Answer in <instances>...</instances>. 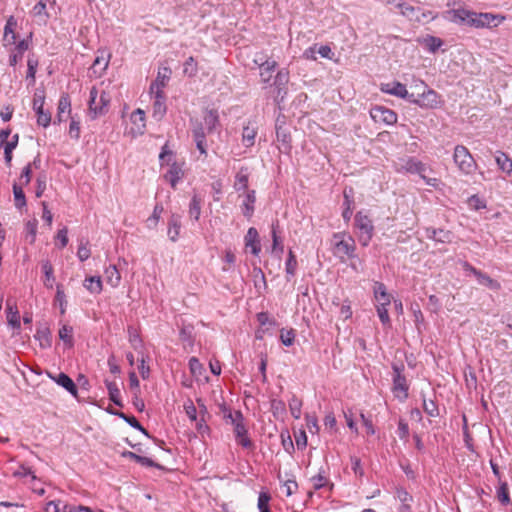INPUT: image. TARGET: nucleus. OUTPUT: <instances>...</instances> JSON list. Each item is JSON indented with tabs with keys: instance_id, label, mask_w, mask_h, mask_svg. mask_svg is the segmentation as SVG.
<instances>
[{
	"instance_id": "obj_42",
	"label": "nucleus",
	"mask_w": 512,
	"mask_h": 512,
	"mask_svg": "<svg viewBox=\"0 0 512 512\" xmlns=\"http://www.w3.org/2000/svg\"><path fill=\"white\" fill-rule=\"evenodd\" d=\"M497 499L503 506L511 505V499L509 496V488L507 482H500L499 487L496 491Z\"/></svg>"
},
{
	"instance_id": "obj_25",
	"label": "nucleus",
	"mask_w": 512,
	"mask_h": 512,
	"mask_svg": "<svg viewBox=\"0 0 512 512\" xmlns=\"http://www.w3.org/2000/svg\"><path fill=\"white\" fill-rule=\"evenodd\" d=\"M181 229V216L173 213L168 220V237L172 242H176Z\"/></svg>"
},
{
	"instance_id": "obj_33",
	"label": "nucleus",
	"mask_w": 512,
	"mask_h": 512,
	"mask_svg": "<svg viewBox=\"0 0 512 512\" xmlns=\"http://www.w3.org/2000/svg\"><path fill=\"white\" fill-rule=\"evenodd\" d=\"M279 222L278 220L272 223L271 236H272V252L278 255L284 251V245L281 238L278 236Z\"/></svg>"
},
{
	"instance_id": "obj_60",
	"label": "nucleus",
	"mask_w": 512,
	"mask_h": 512,
	"mask_svg": "<svg viewBox=\"0 0 512 512\" xmlns=\"http://www.w3.org/2000/svg\"><path fill=\"white\" fill-rule=\"evenodd\" d=\"M271 497L266 492H261L258 497V509L260 512L269 511V501Z\"/></svg>"
},
{
	"instance_id": "obj_56",
	"label": "nucleus",
	"mask_w": 512,
	"mask_h": 512,
	"mask_svg": "<svg viewBox=\"0 0 512 512\" xmlns=\"http://www.w3.org/2000/svg\"><path fill=\"white\" fill-rule=\"evenodd\" d=\"M109 64V57L105 56H97L92 64V68L94 72L97 73L99 69V74L106 70Z\"/></svg>"
},
{
	"instance_id": "obj_3",
	"label": "nucleus",
	"mask_w": 512,
	"mask_h": 512,
	"mask_svg": "<svg viewBox=\"0 0 512 512\" xmlns=\"http://www.w3.org/2000/svg\"><path fill=\"white\" fill-rule=\"evenodd\" d=\"M414 88L417 89V92H412L413 97L410 98V103L422 108H435L438 106V93L429 88L425 82L421 80L416 81Z\"/></svg>"
},
{
	"instance_id": "obj_46",
	"label": "nucleus",
	"mask_w": 512,
	"mask_h": 512,
	"mask_svg": "<svg viewBox=\"0 0 512 512\" xmlns=\"http://www.w3.org/2000/svg\"><path fill=\"white\" fill-rule=\"evenodd\" d=\"M391 302H380L376 306L377 315L384 326H390L391 320L388 314L387 306L390 305Z\"/></svg>"
},
{
	"instance_id": "obj_51",
	"label": "nucleus",
	"mask_w": 512,
	"mask_h": 512,
	"mask_svg": "<svg viewBox=\"0 0 512 512\" xmlns=\"http://www.w3.org/2000/svg\"><path fill=\"white\" fill-rule=\"evenodd\" d=\"M302 401L296 395H292L289 400V409L293 418L299 419L301 417Z\"/></svg>"
},
{
	"instance_id": "obj_36",
	"label": "nucleus",
	"mask_w": 512,
	"mask_h": 512,
	"mask_svg": "<svg viewBox=\"0 0 512 512\" xmlns=\"http://www.w3.org/2000/svg\"><path fill=\"white\" fill-rule=\"evenodd\" d=\"M105 385L108 390L109 399L117 406L123 407L121 401V394L116 382L105 380Z\"/></svg>"
},
{
	"instance_id": "obj_14",
	"label": "nucleus",
	"mask_w": 512,
	"mask_h": 512,
	"mask_svg": "<svg viewBox=\"0 0 512 512\" xmlns=\"http://www.w3.org/2000/svg\"><path fill=\"white\" fill-rule=\"evenodd\" d=\"M397 171L418 174L420 176L422 173H425L426 165L415 157H406L400 159Z\"/></svg>"
},
{
	"instance_id": "obj_4",
	"label": "nucleus",
	"mask_w": 512,
	"mask_h": 512,
	"mask_svg": "<svg viewBox=\"0 0 512 512\" xmlns=\"http://www.w3.org/2000/svg\"><path fill=\"white\" fill-rule=\"evenodd\" d=\"M453 161L459 171L464 175H471L477 169V163L469 150L463 145L454 148Z\"/></svg>"
},
{
	"instance_id": "obj_7",
	"label": "nucleus",
	"mask_w": 512,
	"mask_h": 512,
	"mask_svg": "<svg viewBox=\"0 0 512 512\" xmlns=\"http://www.w3.org/2000/svg\"><path fill=\"white\" fill-rule=\"evenodd\" d=\"M355 227L358 230V241L363 246L369 245L373 235L374 226L371 219L361 211L357 212L354 218Z\"/></svg>"
},
{
	"instance_id": "obj_47",
	"label": "nucleus",
	"mask_w": 512,
	"mask_h": 512,
	"mask_svg": "<svg viewBox=\"0 0 512 512\" xmlns=\"http://www.w3.org/2000/svg\"><path fill=\"white\" fill-rule=\"evenodd\" d=\"M13 195H14V201H15V207L17 209H22L26 206V197L24 194V191L21 186H19L17 183L13 184Z\"/></svg>"
},
{
	"instance_id": "obj_45",
	"label": "nucleus",
	"mask_w": 512,
	"mask_h": 512,
	"mask_svg": "<svg viewBox=\"0 0 512 512\" xmlns=\"http://www.w3.org/2000/svg\"><path fill=\"white\" fill-rule=\"evenodd\" d=\"M375 299L380 302H391V296L386 291V286L382 282H376L374 286Z\"/></svg>"
},
{
	"instance_id": "obj_48",
	"label": "nucleus",
	"mask_w": 512,
	"mask_h": 512,
	"mask_svg": "<svg viewBox=\"0 0 512 512\" xmlns=\"http://www.w3.org/2000/svg\"><path fill=\"white\" fill-rule=\"evenodd\" d=\"M422 402L423 410L429 417L434 418L439 416V408L433 400H427L422 394Z\"/></svg>"
},
{
	"instance_id": "obj_26",
	"label": "nucleus",
	"mask_w": 512,
	"mask_h": 512,
	"mask_svg": "<svg viewBox=\"0 0 512 512\" xmlns=\"http://www.w3.org/2000/svg\"><path fill=\"white\" fill-rule=\"evenodd\" d=\"M397 8H399L400 13L409 20L417 22L421 21V17L419 15L421 9L419 7H414L405 2H402L397 4Z\"/></svg>"
},
{
	"instance_id": "obj_43",
	"label": "nucleus",
	"mask_w": 512,
	"mask_h": 512,
	"mask_svg": "<svg viewBox=\"0 0 512 512\" xmlns=\"http://www.w3.org/2000/svg\"><path fill=\"white\" fill-rule=\"evenodd\" d=\"M297 269V259L294 252L290 249L288 252V258L285 263V272L287 281L295 275Z\"/></svg>"
},
{
	"instance_id": "obj_22",
	"label": "nucleus",
	"mask_w": 512,
	"mask_h": 512,
	"mask_svg": "<svg viewBox=\"0 0 512 512\" xmlns=\"http://www.w3.org/2000/svg\"><path fill=\"white\" fill-rule=\"evenodd\" d=\"M245 246L251 248V253L255 256L261 251V245L259 240V234L256 228L250 227L245 235Z\"/></svg>"
},
{
	"instance_id": "obj_32",
	"label": "nucleus",
	"mask_w": 512,
	"mask_h": 512,
	"mask_svg": "<svg viewBox=\"0 0 512 512\" xmlns=\"http://www.w3.org/2000/svg\"><path fill=\"white\" fill-rule=\"evenodd\" d=\"M41 268L44 273V286L47 289H52L55 282L54 269L52 264L48 260L42 261Z\"/></svg>"
},
{
	"instance_id": "obj_21",
	"label": "nucleus",
	"mask_w": 512,
	"mask_h": 512,
	"mask_svg": "<svg viewBox=\"0 0 512 512\" xmlns=\"http://www.w3.org/2000/svg\"><path fill=\"white\" fill-rule=\"evenodd\" d=\"M425 236L426 238L438 243H450L452 241L453 234L449 230L427 227L425 229Z\"/></svg>"
},
{
	"instance_id": "obj_64",
	"label": "nucleus",
	"mask_w": 512,
	"mask_h": 512,
	"mask_svg": "<svg viewBox=\"0 0 512 512\" xmlns=\"http://www.w3.org/2000/svg\"><path fill=\"white\" fill-rule=\"evenodd\" d=\"M184 410L191 421H197V409L193 404L192 400H188L184 404Z\"/></svg>"
},
{
	"instance_id": "obj_49",
	"label": "nucleus",
	"mask_w": 512,
	"mask_h": 512,
	"mask_svg": "<svg viewBox=\"0 0 512 512\" xmlns=\"http://www.w3.org/2000/svg\"><path fill=\"white\" fill-rule=\"evenodd\" d=\"M271 411L276 418H282L286 414V405L280 399H272L270 402Z\"/></svg>"
},
{
	"instance_id": "obj_6",
	"label": "nucleus",
	"mask_w": 512,
	"mask_h": 512,
	"mask_svg": "<svg viewBox=\"0 0 512 512\" xmlns=\"http://www.w3.org/2000/svg\"><path fill=\"white\" fill-rule=\"evenodd\" d=\"M110 101L111 97L106 91L101 92L98 100V90L93 86L90 89L88 101L89 113L92 114V118L105 114L108 111Z\"/></svg>"
},
{
	"instance_id": "obj_17",
	"label": "nucleus",
	"mask_w": 512,
	"mask_h": 512,
	"mask_svg": "<svg viewBox=\"0 0 512 512\" xmlns=\"http://www.w3.org/2000/svg\"><path fill=\"white\" fill-rule=\"evenodd\" d=\"M276 138L281 144L282 149L286 152L291 150V134L289 129L285 126L284 122H281L278 118L276 120Z\"/></svg>"
},
{
	"instance_id": "obj_2",
	"label": "nucleus",
	"mask_w": 512,
	"mask_h": 512,
	"mask_svg": "<svg viewBox=\"0 0 512 512\" xmlns=\"http://www.w3.org/2000/svg\"><path fill=\"white\" fill-rule=\"evenodd\" d=\"M159 160L161 165L166 164L169 166L167 172L164 174V179L170 183L172 188H176L178 182L184 176V171L182 169V165L173 159V152L168 149L167 144L162 147Z\"/></svg>"
},
{
	"instance_id": "obj_37",
	"label": "nucleus",
	"mask_w": 512,
	"mask_h": 512,
	"mask_svg": "<svg viewBox=\"0 0 512 512\" xmlns=\"http://www.w3.org/2000/svg\"><path fill=\"white\" fill-rule=\"evenodd\" d=\"M83 286L92 294H100L102 291V280L100 276L86 277Z\"/></svg>"
},
{
	"instance_id": "obj_57",
	"label": "nucleus",
	"mask_w": 512,
	"mask_h": 512,
	"mask_svg": "<svg viewBox=\"0 0 512 512\" xmlns=\"http://www.w3.org/2000/svg\"><path fill=\"white\" fill-rule=\"evenodd\" d=\"M127 330L129 341L132 344L133 348L137 349L139 346H142V339L140 338V335L138 334L137 330L132 326H129Z\"/></svg>"
},
{
	"instance_id": "obj_23",
	"label": "nucleus",
	"mask_w": 512,
	"mask_h": 512,
	"mask_svg": "<svg viewBox=\"0 0 512 512\" xmlns=\"http://www.w3.org/2000/svg\"><path fill=\"white\" fill-rule=\"evenodd\" d=\"M255 202H256L255 190H248L245 194L243 203L241 205V211L247 219H250L254 214Z\"/></svg>"
},
{
	"instance_id": "obj_10",
	"label": "nucleus",
	"mask_w": 512,
	"mask_h": 512,
	"mask_svg": "<svg viewBox=\"0 0 512 512\" xmlns=\"http://www.w3.org/2000/svg\"><path fill=\"white\" fill-rule=\"evenodd\" d=\"M254 63L258 65L260 69L261 81L265 84H269L273 78L278 63L275 60L266 58L263 54H257L254 58Z\"/></svg>"
},
{
	"instance_id": "obj_27",
	"label": "nucleus",
	"mask_w": 512,
	"mask_h": 512,
	"mask_svg": "<svg viewBox=\"0 0 512 512\" xmlns=\"http://www.w3.org/2000/svg\"><path fill=\"white\" fill-rule=\"evenodd\" d=\"M17 27V20L14 16H9L6 20V24L4 27V41L8 44L16 43V33L15 29Z\"/></svg>"
},
{
	"instance_id": "obj_59",
	"label": "nucleus",
	"mask_w": 512,
	"mask_h": 512,
	"mask_svg": "<svg viewBox=\"0 0 512 512\" xmlns=\"http://www.w3.org/2000/svg\"><path fill=\"white\" fill-rule=\"evenodd\" d=\"M189 369L193 375L200 376L204 370L203 365L200 363L199 359L196 357H191L189 359Z\"/></svg>"
},
{
	"instance_id": "obj_16",
	"label": "nucleus",
	"mask_w": 512,
	"mask_h": 512,
	"mask_svg": "<svg viewBox=\"0 0 512 512\" xmlns=\"http://www.w3.org/2000/svg\"><path fill=\"white\" fill-rule=\"evenodd\" d=\"M289 82V71L287 69H280L274 76V81L270 86H274L277 91V97L281 100L287 94V85Z\"/></svg>"
},
{
	"instance_id": "obj_41",
	"label": "nucleus",
	"mask_w": 512,
	"mask_h": 512,
	"mask_svg": "<svg viewBox=\"0 0 512 512\" xmlns=\"http://www.w3.org/2000/svg\"><path fill=\"white\" fill-rule=\"evenodd\" d=\"M35 339L39 341L42 348H48L51 346V333L49 328L42 327L38 328L35 334Z\"/></svg>"
},
{
	"instance_id": "obj_29",
	"label": "nucleus",
	"mask_w": 512,
	"mask_h": 512,
	"mask_svg": "<svg viewBox=\"0 0 512 512\" xmlns=\"http://www.w3.org/2000/svg\"><path fill=\"white\" fill-rule=\"evenodd\" d=\"M108 412L118 416L119 418L123 419L126 423H128L131 427L139 430L147 437H150L148 431L141 425V423L134 416H129L121 411L108 410Z\"/></svg>"
},
{
	"instance_id": "obj_62",
	"label": "nucleus",
	"mask_w": 512,
	"mask_h": 512,
	"mask_svg": "<svg viewBox=\"0 0 512 512\" xmlns=\"http://www.w3.org/2000/svg\"><path fill=\"white\" fill-rule=\"evenodd\" d=\"M312 486L315 490H319L326 486L327 478L320 471L317 475L311 478Z\"/></svg>"
},
{
	"instance_id": "obj_63",
	"label": "nucleus",
	"mask_w": 512,
	"mask_h": 512,
	"mask_svg": "<svg viewBox=\"0 0 512 512\" xmlns=\"http://www.w3.org/2000/svg\"><path fill=\"white\" fill-rule=\"evenodd\" d=\"M397 498L400 500L401 504H409L413 501L412 495L402 487L396 489Z\"/></svg>"
},
{
	"instance_id": "obj_28",
	"label": "nucleus",
	"mask_w": 512,
	"mask_h": 512,
	"mask_svg": "<svg viewBox=\"0 0 512 512\" xmlns=\"http://www.w3.org/2000/svg\"><path fill=\"white\" fill-rule=\"evenodd\" d=\"M204 125L206 126L208 133L214 132L220 126L217 110L211 109L206 111L204 115Z\"/></svg>"
},
{
	"instance_id": "obj_19",
	"label": "nucleus",
	"mask_w": 512,
	"mask_h": 512,
	"mask_svg": "<svg viewBox=\"0 0 512 512\" xmlns=\"http://www.w3.org/2000/svg\"><path fill=\"white\" fill-rule=\"evenodd\" d=\"M171 73L172 72L169 67L160 68L156 79L150 85V93L163 92V88L169 81Z\"/></svg>"
},
{
	"instance_id": "obj_35",
	"label": "nucleus",
	"mask_w": 512,
	"mask_h": 512,
	"mask_svg": "<svg viewBox=\"0 0 512 512\" xmlns=\"http://www.w3.org/2000/svg\"><path fill=\"white\" fill-rule=\"evenodd\" d=\"M249 171L247 167H241L235 176L234 188L236 191L246 190L248 187Z\"/></svg>"
},
{
	"instance_id": "obj_18",
	"label": "nucleus",
	"mask_w": 512,
	"mask_h": 512,
	"mask_svg": "<svg viewBox=\"0 0 512 512\" xmlns=\"http://www.w3.org/2000/svg\"><path fill=\"white\" fill-rule=\"evenodd\" d=\"M49 378L56 382L59 386L63 387L67 392H69L72 396L77 397L78 390L77 386L66 373H59L58 375L48 374Z\"/></svg>"
},
{
	"instance_id": "obj_52",
	"label": "nucleus",
	"mask_w": 512,
	"mask_h": 512,
	"mask_svg": "<svg viewBox=\"0 0 512 512\" xmlns=\"http://www.w3.org/2000/svg\"><path fill=\"white\" fill-rule=\"evenodd\" d=\"M183 73L189 77H194L198 73L197 62L194 57L190 56L185 62Z\"/></svg>"
},
{
	"instance_id": "obj_8",
	"label": "nucleus",
	"mask_w": 512,
	"mask_h": 512,
	"mask_svg": "<svg viewBox=\"0 0 512 512\" xmlns=\"http://www.w3.org/2000/svg\"><path fill=\"white\" fill-rule=\"evenodd\" d=\"M344 237L345 233L338 232L333 234L335 254L338 255L339 257H356V245L354 239L351 236H348V239L345 240Z\"/></svg>"
},
{
	"instance_id": "obj_61",
	"label": "nucleus",
	"mask_w": 512,
	"mask_h": 512,
	"mask_svg": "<svg viewBox=\"0 0 512 512\" xmlns=\"http://www.w3.org/2000/svg\"><path fill=\"white\" fill-rule=\"evenodd\" d=\"M193 140L206 139V133L202 122H196L192 128Z\"/></svg>"
},
{
	"instance_id": "obj_20",
	"label": "nucleus",
	"mask_w": 512,
	"mask_h": 512,
	"mask_svg": "<svg viewBox=\"0 0 512 512\" xmlns=\"http://www.w3.org/2000/svg\"><path fill=\"white\" fill-rule=\"evenodd\" d=\"M154 97L152 116L155 120L160 121L166 114V97L164 92L150 93Z\"/></svg>"
},
{
	"instance_id": "obj_13",
	"label": "nucleus",
	"mask_w": 512,
	"mask_h": 512,
	"mask_svg": "<svg viewBox=\"0 0 512 512\" xmlns=\"http://www.w3.org/2000/svg\"><path fill=\"white\" fill-rule=\"evenodd\" d=\"M45 96L39 93H35L33 99V109L37 114V123L43 127H48L51 122V114L48 111H44Z\"/></svg>"
},
{
	"instance_id": "obj_15",
	"label": "nucleus",
	"mask_w": 512,
	"mask_h": 512,
	"mask_svg": "<svg viewBox=\"0 0 512 512\" xmlns=\"http://www.w3.org/2000/svg\"><path fill=\"white\" fill-rule=\"evenodd\" d=\"M381 91L410 102V98L413 97L412 92L409 93L406 86L400 82H392L381 84Z\"/></svg>"
},
{
	"instance_id": "obj_12",
	"label": "nucleus",
	"mask_w": 512,
	"mask_h": 512,
	"mask_svg": "<svg viewBox=\"0 0 512 512\" xmlns=\"http://www.w3.org/2000/svg\"><path fill=\"white\" fill-rule=\"evenodd\" d=\"M370 116L376 123L393 125L397 122V114L384 106H374L370 109Z\"/></svg>"
},
{
	"instance_id": "obj_1",
	"label": "nucleus",
	"mask_w": 512,
	"mask_h": 512,
	"mask_svg": "<svg viewBox=\"0 0 512 512\" xmlns=\"http://www.w3.org/2000/svg\"><path fill=\"white\" fill-rule=\"evenodd\" d=\"M451 21L475 28L491 27L497 16L491 13H476L463 8L449 11Z\"/></svg>"
},
{
	"instance_id": "obj_54",
	"label": "nucleus",
	"mask_w": 512,
	"mask_h": 512,
	"mask_svg": "<svg viewBox=\"0 0 512 512\" xmlns=\"http://www.w3.org/2000/svg\"><path fill=\"white\" fill-rule=\"evenodd\" d=\"M280 340L284 346H292L295 341V331L293 329H282L280 331Z\"/></svg>"
},
{
	"instance_id": "obj_11",
	"label": "nucleus",
	"mask_w": 512,
	"mask_h": 512,
	"mask_svg": "<svg viewBox=\"0 0 512 512\" xmlns=\"http://www.w3.org/2000/svg\"><path fill=\"white\" fill-rule=\"evenodd\" d=\"M234 435L236 442L246 449H253L254 444L252 440L248 437V431L244 424V417L241 411H237L235 426H234Z\"/></svg>"
},
{
	"instance_id": "obj_31",
	"label": "nucleus",
	"mask_w": 512,
	"mask_h": 512,
	"mask_svg": "<svg viewBox=\"0 0 512 512\" xmlns=\"http://www.w3.org/2000/svg\"><path fill=\"white\" fill-rule=\"evenodd\" d=\"M106 282L113 288H116L120 285L121 282V274L118 271L116 265H109L105 268L104 271Z\"/></svg>"
},
{
	"instance_id": "obj_50",
	"label": "nucleus",
	"mask_w": 512,
	"mask_h": 512,
	"mask_svg": "<svg viewBox=\"0 0 512 512\" xmlns=\"http://www.w3.org/2000/svg\"><path fill=\"white\" fill-rule=\"evenodd\" d=\"M59 338L66 344L68 347L73 346V328L69 325H63L59 329Z\"/></svg>"
},
{
	"instance_id": "obj_5",
	"label": "nucleus",
	"mask_w": 512,
	"mask_h": 512,
	"mask_svg": "<svg viewBox=\"0 0 512 512\" xmlns=\"http://www.w3.org/2000/svg\"><path fill=\"white\" fill-rule=\"evenodd\" d=\"M392 392L394 396L401 402L405 401L409 396V385L407 379L403 374L405 367L401 364H392Z\"/></svg>"
},
{
	"instance_id": "obj_30",
	"label": "nucleus",
	"mask_w": 512,
	"mask_h": 512,
	"mask_svg": "<svg viewBox=\"0 0 512 512\" xmlns=\"http://www.w3.org/2000/svg\"><path fill=\"white\" fill-rule=\"evenodd\" d=\"M495 161L497 163L498 168L506 173L507 175H511L512 173V159L504 152L497 151L495 155Z\"/></svg>"
},
{
	"instance_id": "obj_38",
	"label": "nucleus",
	"mask_w": 512,
	"mask_h": 512,
	"mask_svg": "<svg viewBox=\"0 0 512 512\" xmlns=\"http://www.w3.org/2000/svg\"><path fill=\"white\" fill-rule=\"evenodd\" d=\"M131 122L136 126V132L143 134L145 130V112L142 109H136L131 114Z\"/></svg>"
},
{
	"instance_id": "obj_40",
	"label": "nucleus",
	"mask_w": 512,
	"mask_h": 512,
	"mask_svg": "<svg viewBox=\"0 0 512 512\" xmlns=\"http://www.w3.org/2000/svg\"><path fill=\"white\" fill-rule=\"evenodd\" d=\"M38 67V59L31 55L27 60V74L26 80L29 82V85L35 84V75Z\"/></svg>"
},
{
	"instance_id": "obj_39",
	"label": "nucleus",
	"mask_w": 512,
	"mask_h": 512,
	"mask_svg": "<svg viewBox=\"0 0 512 512\" xmlns=\"http://www.w3.org/2000/svg\"><path fill=\"white\" fill-rule=\"evenodd\" d=\"M201 204H202V199L199 197V195L194 194L192 196L190 204H189V215L195 221H198L200 218Z\"/></svg>"
},
{
	"instance_id": "obj_9",
	"label": "nucleus",
	"mask_w": 512,
	"mask_h": 512,
	"mask_svg": "<svg viewBox=\"0 0 512 512\" xmlns=\"http://www.w3.org/2000/svg\"><path fill=\"white\" fill-rule=\"evenodd\" d=\"M461 266L465 272L471 273L480 285H483L493 291H499L501 284L495 279H492L488 274L472 266L469 262L463 261Z\"/></svg>"
},
{
	"instance_id": "obj_53",
	"label": "nucleus",
	"mask_w": 512,
	"mask_h": 512,
	"mask_svg": "<svg viewBox=\"0 0 512 512\" xmlns=\"http://www.w3.org/2000/svg\"><path fill=\"white\" fill-rule=\"evenodd\" d=\"M88 244L89 243L87 240H84V239L80 240L78 250H77V257L81 262L86 261L91 255Z\"/></svg>"
},
{
	"instance_id": "obj_58",
	"label": "nucleus",
	"mask_w": 512,
	"mask_h": 512,
	"mask_svg": "<svg viewBox=\"0 0 512 512\" xmlns=\"http://www.w3.org/2000/svg\"><path fill=\"white\" fill-rule=\"evenodd\" d=\"M425 44L430 52H436L443 44V41L435 36H428L425 39Z\"/></svg>"
},
{
	"instance_id": "obj_44",
	"label": "nucleus",
	"mask_w": 512,
	"mask_h": 512,
	"mask_svg": "<svg viewBox=\"0 0 512 512\" xmlns=\"http://www.w3.org/2000/svg\"><path fill=\"white\" fill-rule=\"evenodd\" d=\"M54 303L59 305L60 314L64 315L66 313L67 300L62 284L56 285V295L54 298Z\"/></svg>"
},
{
	"instance_id": "obj_34",
	"label": "nucleus",
	"mask_w": 512,
	"mask_h": 512,
	"mask_svg": "<svg viewBox=\"0 0 512 512\" xmlns=\"http://www.w3.org/2000/svg\"><path fill=\"white\" fill-rule=\"evenodd\" d=\"M257 136V128L250 123L243 127L242 131V143L245 147L249 148L255 144V138Z\"/></svg>"
},
{
	"instance_id": "obj_55",
	"label": "nucleus",
	"mask_w": 512,
	"mask_h": 512,
	"mask_svg": "<svg viewBox=\"0 0 512 512\" xmlns=\"http://www.w3.org/2000/svg\"><path fill=\"white\" fill-rule=\"evenodd\" d=\"M58 111L59 114H64L65 112L71 113V100L68 93H63L60 96L58 103Z\"/></svg>"
},
{
	"instance_id": "obj_24",
	"label": "nucleus",
	"mask_w": 512,
	"mask_h": 512,
	"mask_svg": "<svg viewBox=\"0 0 512 512\" xmlns=\"http://www.w3.org/2000/svg\"><path fill=\"white\" fill-rule=\"evenodd\" d=\"M6 306L8 324L14 329H20V315L16 303L12 302L11 300H7Z\"/></svg>"
}]
</instances>
